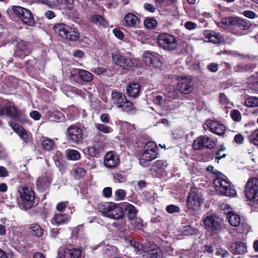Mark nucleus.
Listing matches in <instances>:
<instances>
[{
  "instance_id": "nucleus-32",
  "label": "nucleus",
  "mask_w": 258,
  "mask_h": 258,
  "mask_svg": "<svg viewBox=\"0 0 258 258\" xmlns=\"http://www.w3.org/2000/svg\"><path fill=\"white\" fill-rule=\"evenodd\" d=\"M251 26V24L249 21L240 18H236L235 27L241 30H246L249 29Z\"/></svg>"
},
{
  "instance_id": "nucleus-53",
  "label": "nucleus",
  "mask_w": 258,
  "mask_h": 258,
  "mask_svg": "<svg viewBox=\"0 0 258 258\" xmlns=\"http://www.w3.org/2000/svg\"><path fill=\"white\" fill-rule=\"evenodd\" d=\"M126 176L122 173H117L114 175V180L115 182H123L126 180Z\"/></svg>"
},
{
  "instance_id": "nucleus-14",
  "label": "nucleus",
  "mask_w": 258,
  "mask_h": 258,
  "mask_svg": "<svg viewBox=\"0 0 258 258\" xmlns=\"http://www.w3.org/2000/svg\"><path fill=\"white\" fill-rule=\"evenodd\" d=\"M67 134L69 140L76 144H81L83 140L82 129L76 125L70 126L67 129Z\"/></svg>"
},
{
  "instance_id": "nucleus-44",
  "label": "nucleus",
  "mask_w": 258,
  "mask_h": 258,
  "mask_svg": "<svg viewBox=\"0 0 258 258\" xmlns=\"http://www.w3.org/2000/svg\"><path fill=\"white\" fill-rule=\"evenodd\" d=\"M43 148L48 151H50L53 149L54 144L52 140L50 139H44L42 143Z\"/></svg>"
},
{
  "instance_id": "nucleus-45",
  "label": "nucleus",
  "mask_w": 258,
  "mask_h": 258,
  "mask_svg": "<svg viewBox=\"0 0 258 258\" xmlns=\"http://www.w3.org/2000/svg\"><path fill=\"white\" fill-rule=\"evenodd\" d=\"M236 18L232 17L223 18L221 19V23L226 26H235V21Z\"/></svg>"
},
{
  "instance_id": "nucleus-55",
  "label": "nucleus",
  "mask_w": 258,
  "mask_h": 258,
  "mask_svg": "<svg viewBox=\"0 0 258 258\" xmlns=\"http://www.w3.org/2000/svg\"><path fill=\"white\" fill-rule=\"evenodd\" d=\"M219 100L221 103L223 104L227 105L229 106V105H232V103L227 98V97L223 93H220L219 95Z\"/></svg>"
},
{
  "instance_id": "nucleus-52",
  "label": "nucleus",
  "mask_w": 258,
  "mask_h": 258,
  "mask_svg": "<svg viewBox=\"0 0 258 258\" xmlns=\"http://www.w3.org/2000/svg\"><path fill=\"white\" fill-rule=\"evenodd\" d=\"M86 174V170L82 167H77L75 169V177L76 178H81Z\"/></svg>"
},
{
  "instance_id": "nucleus-15",
  "label": "nucleus",
  "mask_w": 258,
  "mask_h": 258,
  "mask_svg": "<svg viewBox=\"0 0 258 258\" xmlns=\"http://www.w3.org/2000/svg\"><path fill=\"white\" fill-rule=\"evenodd\" d=\"M177 88L181 93L188 94L191 92L194 88L192 77L187 76L179 78Z\"/></svg>"
},
{
  "instance_id": "nucleus-64",
  "label": "nucleus",
  "mask_w": 258,
  "mask_h": 258,
  "mask_svg": "<svg viewBox=\"0 0 258 258\" xmlns=\"http://www.w3.org/2000/svg\"><path fill=\"white\" fill-rule=\"evenodd\" d=\"M194 233V230L190 226H186L183 227V233L184 235H191Z\"/></svg>"
},
{
  "instance_id": "nucleus-50",
  "label": "nucleus",
  "mask_w": 258,
  "mask_h": 258,
  "mask_svg": "<svg viewBox=\"0 0 258 258\" xmlns=\"http://www.w3.org/2000/svg\"><path fill=\"white\" fill-rule=\"evenodd\" d=\"M126 196V192L122 189H117L114 193V199L116 201L123 200Z\"/></svg>"
},
{
  "instance_id": "nucleus-9",
  "label": "nucleus",
  "mask_w": 258,
  "mask_h": 258,
  "mask_svg": "<svg viewBox=\"0 0 258 258\" xmlns=\"http://www.w3.org/2000/svg\"><path fill=\"white\" fill-rule=\"evenodd\" d=\"M7 116L12 119L24 122L26 120V115L19 111L15 106L9 104L0 108V116Z\"/></svg>"
},
{
  "instance_id": "nucleus-54",
  "label": "nucleus",
  "mask_w": 258,
  "mask_h": 258,
  "mask_svg": "<svg viewBox=\"0 0 258 258\" xmlns=\"http://www.w3.org/2000/svg\"><path fill=\"white\" fill-rule=\"evenodd\" d=\"M151 258H163V252L161 248L153 250L151 253Z\"/></svg>"
},
{
  "instance_id": "nucleus-62",
  "label": "nucleus",
  "mask_w": 258,
  "mask_h": 258,
  "mask_svg": "<svg viewBox=\"0 0 258 258\" xmlns=\"http://www.w3.org/2000/svg\"><path fill=\"white\" fill-rule=\"evenodd\" d=\"M243 15L249 19H254L255 17L256 14L252 11L250 10H246L243 12Z\"/></svg>"
},
{
  "instance_id": "nucleus-19",
  "label": "nucleus",
  "mask_w": 258,
  "mask_h": 258,
  "mask_svg": "<svg viewBox=\"0 0 258 258\" xmlns=\"http://www.w3.org/2000/svg\"><path fill=\"white\" fill-rule=\"evenodd\" d=\"M123 23L126 27L137 29L140 27V20L134 14L127 13L124 17Z\"/></svg>"
},
{
  "instance_id": "nucleus-22",
  "label": "nucleus",
  "mask_w": 258,
  "mask_h": 258,
  "mask_svg": "<svg viewBox=\"0 0 258 258\" xmlns=\"http://www.w3.org/2000/svg\"><path fill=\"white\" fill-rule=\"evenodd\" d=\"M119 162L117 155L113 152H108L104 157V165L108 168L115 167Z\"/></svg>"
},
{
  "instance_id": "nucleus-1",
  "label": "nucleus",
  "mask_w": 258,
  "mask_h": 258,
  "mask_svg": "<svg viewBox=\"0 0 258 258\" xmlns=\"http://www.w3.org/2000/svg\"><path fill=\"white\" fill-rule=\"evenodd\" d=\"M214 184L217 191L222 195L230 197L236 195L235 189L231 186L227 178L219 172L214 180Z\"/></svg>"
},
{
  "instance_id": "nucleus-12",
  "label": "nucleus",
  "mask_w": 258,
  "mask_h": 258,
  "mask_svg": "<svg viewBox=\"0 0 258 258\" xmlns=\"http://www.w3.org/2000/svg\"><path fill=\"white\" fill-rule=\"evenodd\" d=\"M245 195L248 200L258 201V178L250 179L245 185Z\"/></svg>"
},
{
  "instance_id": "nucleus-46",
  "label": "nucleus",
  "mask_w": 258,
  "mask_h": 258,
  "mask_svg": "<svg viewBox=\"0 0 258 258\" xmlns=\"http://www.w3.org/2000/svg\"><path fill=\"white\" fill-rule=\"evenodd\" d=\"M103 251L107 255L111 256L114 254L117 253L118 249L113 246L107 245L103 249Z\"/></svg>"
},
{
  "instance_id": "nucleus-35",
  "label": "nucleus",
  "mask_w": 258,
  "mask_h": 258,
  "mask_svg": "<svg viewBox=\"0 0 258 258\" xmlns=\"http://www.w3.org/2000/svg\"><path fill=\"white\" fill-rule=\"evenodd\" d=\"M66 154L67 158L70 160L77 161L80 159L81 155L80 153L74 149H67L66 151Z\"/></svg>"
},
{
  "instance_id": "nucleus-26",
  "label": "nucleus",
  "mask_w": 258,
  "mask_h": 258,
  "mask_svg": "<svg viewBox=\"0 0 258 258\" xmlns=\"http://www.w3.org/2000/svg\"><path fill=\"white\" fill-rule=\"evenodd\" d=\"M76 73H78V78L84 82L89 83L93 80V75L88 71L84 69H77Z\"/></svg>"
},
{
  "instance_id": "nucleus-47",
  "label": "nucleus",
  "mask_w": 258,
  "mask_h": 258,
  "mask_svg": "<svg viewBox=\"0 0 258 258\" xmlns=\"http://www.w3.org/2000/svg\"><path fill=\"white\" fill-rule=\"evenodd\" d=\"M192 148L195 150H200L203 148L202 136H200L194 141Z\"/></svg>"
},
{
  "instance_id": "nucleus-39",
  "label": "nucleus",
  "mask_w": 258,
  "mask_h": 258,
  "mask_svg": "<svg viewBox=\"0 0 258 258\" xmlns=\"http://www.w3.org/2000/svg\"><path fill=\"white\" fill-rule=\"evenodd\" d=\"M32 234L37 237H41L43 234V229L37 224H32L30 227Z\"/></svg>"
},
{
  "instance_id": "nucleus-17",
  "label": "nucleus",
  "mask_w": 258,
  "mask_h": 258,
  "mask_svg": "<svg viewBox=\"0 0 258 258\" xmlns=\"http://www.w3.org/2000/svg\"><path fill=\"white\" fill-rule=\"evenodd\" d=\"M205 228L209 231L217 233L221 229L220 220L217 216H210L204 220Z\"/></svg>"
},
{
  "instance_id": "nucleus-48",
  "label": "nucleus",
  "mask_w": 258,
  "mask_h": 258,
  "mask_svg": "<svg viewBox=\"0 0 258 258\" xmlns=\"http://www.w3.org/2000/svg\"><path fill=\"white\" fill-rule=\"evenodd\" d=\"M130 223L135 229H140L143 226V221L140 218H136L131 220Z\"/></svg>"
},
{
  "instance_id": "nucleus-63",
  "label": "nucleus",
  "mask_w": 258,
  "mask_h": 258,
  "mask_svg": "<svg viewBox=\"0 0 258 258\" xmlns=\"http://www.w3.org/2000/svg\"><path fill=\"white\" fill-rule=\"evenodd\" d=\"M30 116L35 120H38L40 119L41 114L38 111L34 110L30 112Z\"/></svg>"
},
{
  "instance_id": "nucleus-20",
  "label": "nucleus",
  "mask_w": 258,
  "mask_h": 258,
  "mask_svg": "<svg viewBox=\"0 0 258 258\" xmlns=\"http://www.w3.org/2000/svg\"><path fill=\"white\" fill-rule=\"evenodd\" d=\"M15 42L16 46V55L23 58L29 54L30 50L28 49L27 44L25 42L21 40H16L13 42V43Z\"/></svg>"
},
{
  "instance_id": "nucleus-10",
  "label": "nucleus",
  "mask_w": 258,
  "mask_h": 258,
  "mask_svg": "<svg viewBox=\"0 0 258 258\" xmlns=\"http://www.w3.org/2000/svg\"><path fill=\"white\" fill-rule=\"evenodd\" d=\"M112 58L114 64L124 69H128L136 64L135 59L130 55L113 53Z\"/></svg>"
},
{
  "instance_id": "nucleus-59",
  "label": "nucleus",
  "mask_w": 258,
  "mask_h": 258,
  "mask_svg": "<svg viewBox=\"0 0 258 258\" xmlns=\"http://www.w3.org/2000/svg\"><path fill=\"white\" fill-rule=\"evenodd\" d=\"M184 27L188 30H192L197 27V24L191 21H187L184 23Z\"/></svg>"
},
{
  "instance_id": "nucleus-8",
  "label": "nucleus",
  "mask_w": 258,
  "mask_h": 258,
  "mask_svg": "<svg viewBox=\"0 0 258 258\" xmlns=\"http://www.w3.org/2000/svg\"><path fill=\"white\" fill-rule=\"evenodd\" d=\"M157 42L160 48L167 51L175 50L178 45L176 37L166 33H161L158 35Z\"/></svg>"
},
{
  "instance_id": "nucleus-40",
  "label": "nucleus",
  "mask_w": 258,
  "mask_h": 258,
  "mask_svg": "<svg viewBox=\"0 0 258 258\" xmlns=\"http://www.w3.org/2000/svg\"><path fill=\"white\" fill-rule=\"evenodd\" d=\"M95 127L97 131L104 134H109L113 131L112 128L110 126L103 123H96Z\"/></svg>"
},
{
  "instance_id": "nucleus-2",
  "label": "nucleus",
  "mask_w": 258,
  "mask_h": 258,
  "mask_svg": "<svg viewBox=\"0 0 258 258\" xmlns=\"http://www.w3.org/2000/svg\"><path fill=\"white\" fill-rule=\"evenodd\" d=\"M157 147L155 142H148L144 147V151L139 156L140 165L144 167L148 166L150 162L157 157Z\"/></svg>"
},
{
  "instance_id": "nucleus-6",
  "label": "nucleus",
  "mask_w": 258,
  "mask_h": 258,
  "mask_svg": "<svg viewBox=\"0 0 258 258\" xmlns=\"http://www.w3.org/2000/svg\"><path fill=\"white\" fill-rule=\"evenodd\" d=\"M53 29L56 34L63 38L74 41L79 38V33L76 29L70 27L63 23L55 25Z\"/></svg>"
},
{
  "instance_id": "nucleus-57",
  "label": "nucleus",
  "mask_w": 258,
  "mask_h": 258,
  "mask_svg": "<svg viewBox=\"0 0 258 258\" xmlns=\"http://www.w3.org/2000/svg\"><path fill=\"white\" fill-rule=\"evenodd\" d=\"M69 202L67 201L60 202L56 206V209L58 211H63L68 206Z\"/></svg>"
},
{
  "instance_id": "nucleus-61",
  "label": "nucleus",
  "mask_w": 258,
  "mask_h": 258,
  "mask_svg": "<svg viewBox=\"0 0 258 258\" xmlns=\"http://www.w3.org/2000/svg\"><path fill=\"white\" fill-rule=\"evenodd\" d=\"M144 8L147 11L152 13H154L156 10V7L155 6L147 3L144 5Z\"/></svg>"
},
{
  "instance_id": "nucleus-51",
  "label": "nucleus",
  "mask_w": 258,
  "mask_h": 258,
  "mask_svg": "<svg viewBox=\"0 0 258 258\" xmlns=\"http://www.w3.org/2000/svg\"><path fill=\"white\" fill-rule=\"evenodd\" d=\"M230 116L232 119L236 122H239L241 119V113L236 109H234L231 111Z\"/></svg>"
},
{
  "instance_id": "nucleus-4",
  "label": "nucleus",
  "mask_w": 258,
  "mask_h": 258,
  "mask_svg": "<svg viewBox=\"0 0 258 258\" xmlns=\"http://www.w3.org/2000/svg\"><path fill=\"white\" fill-rule=\"evenodd\" d=\"M22 201L21 208L24 210L30 209L34 203L35 194L33 189L26 185L22 184L18 189Z\"/></svg>"
},
{
  "instance_id": "nucleus-30",
  "label": "nucleus",
  "mask_w": 258,
  "mask_h": 258,
  "mask_svg": "<svg viewBox=\"0 0 258 258\" xmlns=\"http://www.w3.org/2000/svg\"><path fill=\"white\" fill-rule=\"evenodd\" d=\"M91 21L94 24L103 27H108V21L102 16L98 15H93L91 18Z\"/></svg>"
},
{
  "instance_id": "nucleus-7",
  "label": "nucleus",
  "mask_w": 258,
  "mask_h": 258,
  "mask_svg": "<svg viewBox=\"0 0 258 258\" xmlns=\"http://www.w3.org/2000/svg\"><path fill=\"white\" fill-rule=\"evenodd\" d=\"M203 202V198L201 189L196 187L191 188L187 198V208L194 211H198Z\"/></svg>"
},
{
  "instance_id": "nucleus-16",
  "label": "nucleus",
  "mask_w": 258,
  "mask_h": 258,
  "mask_svg": "<svg viewBox=\"0 0 258 258\" xmlns=\"http://www.w3.org/2000/svg\"><path fill=\"white\" fill-rule=\"evenodd\" d=\"M227 218L229 224L234 227H239V233H242L248 229V225L242 220L240 216L233 212H229Z\"/></svg>"
},
{
  "instance_id": "nucleus-43",
  "label": "nucleus",
  "mask_w": 258,
  "mask_h": 258,
  "mask_svg": "<svg viewBox=\"0 0 258 258\" xmlns=\"http://www.w3.org/2000/svg\"><path fill=\"white\" fill-rule=\"evenodd\" d=\"M145 27L148 29H154L157 25V21L153 18H147L145 20L144 22Z\"/></svg>"
},
{
  "instance_id": "nucleus-58",
  "label": "nucleus",
  "mask_w": 258,
  "mask_h": 258,
  "mask_svg": "<svg viewBox=\"0 0 258 258\" xmlns=\"http://www.w3.org/2000/svg\"><path fill=\"white\" fill-rule=\"evenodd\" d=\"M91 71L97 75H100L105 73L107 71V69L104 67H99L92 69Z\"/></svg>"
},
{
  "instance_id": "nucleus-27",
  "label": "nucleus",
  "mask_w": 258,
  "mask_h": 258,
  "mask_svg": "<svg viewBox=\"0 0 258 258\" xmlns=\"http://www.w3.org/2000/svg\"><path fill=\"white\" fill-rule=\"evenodd\" d=\"M140 90V86L139 83H132L127 86L126 92L130 97L136 98L139 95Z\"/></svg>"
},
{
  "instance_id": "nucleus-34",
  "label": "nucleus",
  "mask_w": 258,
  "mask_h": 258,
  "mask_svg": "<svg viewBox=\"0 0 258 258\" xmlns=\"http://www.w3.org/2000/svg\"><path fill=\"white\" fill-rule=\"evenodd\" d=\"M255 67L256 65L254 63L250 64L239 63L234 67V70L236 72H250Z\"/></svg>"
},
{
  "instance_id": "nucleus-21",
  "label": "nucleus",
  "mask_w": 258,
  "mask_h": 258,
  "mask_svg": "<svg viewBox=\"0 0 258 258\" xmlns=\"http://www.w3.org/2000/svg\"><path fill=\"white\" fill-rule=\"evenodd\" d=\"M205 123L210 131L215 134L221 136L225 133V127L222 124L212 120H207Z\"/></svg>"
},
{
  "instance_id": "nucleus-49",
  "label": "nucleus",
  "mask_w": 258,
  "mask_h": 258,
  "mask_svg": "<svg viewBox=\"0 0 258 258\" xmlns=\"http://www.w3.org/2000/svg\"><path fill=\"white\" fill-rule=\"evenodd\" d=\"M216 254L221 258H231L232 257L228 251L222 248L218 249Z\"/></svg>"
},
{
  "instance_id": "nucleus-29",
  "label": "nucleus",
  "mask_w": 258,
  "mask_h": 258,
  "mask_svg": "<svg viewBox=\"0 0 258 258\" xmlns=\"http://www.w3.org/2000/svg\"><path fill=\"white\" fill-rule=\"evenodd\" d=\"M13 130L17 134L20 138L25 142H26L28 138V135L25 129L21 126L16 124L12 123L11 124Z\"/></svg>"
},
{
  "instance_id": "nucleus-18",
  "label": "nucleus",
  "mask_w": 258,
  "mask_h": 258,
  "mask_svg": "<svg viewBox=\"0 0 258 258\" xmlns=\"http://www.w3.org/2000/svg\"><path fill=\"white\" fill-rule=\"evenodd\" d=\"M82 251L80 248H60L57 252V258H82Z\"/></svg>"
},
{
  "instance_id": "nucleus-33",
  "label": "nucleus",
  "mask_w": 258,
  "mask_h": 258,
  "mask_svg": "<svg viewBox=\"0 0 258 258\" xmlns=\"http://www.w3.org/2000/svg\"><path fill=\"white\" fill-rule=\"evenodd\" d=\"M102 144L100 142L94 143L92 147L89 148V151L93 156L97 157L103 151Z\"/></svg>"
},
{
  "instance_id": "nucleus-31",
  "label": "nucleus",
  "mask_w": 258,
  "mask_h": 258,
  "mask_svg": "<svg viewBox=\"0 0 258 258\" xmlns=\"http://www.w3.org/2000/svg\"><path fill=\"white\" fill-rule=\"evenodd\" d=\"M61 89L62 92L68 97H71L73 94H81V91L78 90L76 87L71 86L68 85H63L61 86Z\"/></svg>"
},
{
  "instance_id": "nucleus-24",
  "label": "nucleus",
  "mask_w": 258,
  "mask_h": 258,
  "mask_svg": "<svg viewBox=\"0 0 258 258\" xmlns=\"http://www.w3.org/2000/svg\"><path fill=\"white\" fill-rule=\"evenodd\" d=\"M52 181L51 175L45 173L39 177L36 181L37 188L40 190H44L49 185Z\"/></svg>"
},
{
  "instance_id": "nucleus-5",
  "label": "nucleus",
  "mask_w": 258,
  "mask_h": 258,
  "mask_svg": "<svg viewBox=\"0 0 258 258\" xmlns=\"http://www.w3.org/2000/svg\"><path fill=\"white\" fill-rule=\"evenodd\" d=\"M111 103L125 112H130L134 109L133 103L126 99L125 95L115 90L111 93Z\"/></svg>"
},
{
  "instance_id": "nucleus-28",
  "label": "nucleus",
  "mask_w": 258,
  "mask_h": 258,
  "mask_svg": "<svg viewBox=\"0 0 258 258\" xmlns=\"http://www.w3.org/2000/svg\"><path fill=\"white\" fill-rule=\"evenodd\" d=\"M231 250L234 254H243L246 251V246L243 242H238L231 244Z\"/></svg>"
},
{
  "instance_id": "nucleus-38",
  "label": "nucleus",
  "mask_w": 258,
  "mask_h": 258,
  "mask_svg": "<svg viewBox=\"0 0 258 258\" xmlns=\"http://www.w3.org/2000/svg\"><path fill=\"white\" fill-rule=\"evenodd\" d=\"M168 164L164 160L156 161L151 167V170L157 172L159 170H164L167 167Z\"/></svg>"
},
{
  "instance_id": "nucleus-41",
  "label": "nucleus",
  "mask_w": 258,
  "mask_h": 258,
  "mask_svg": "<svg viewBox=\"0 0 258 258\" xmlns=\"http://www.w3.org/2000/svg\"><path fill=\"white\" fill-rule=\"evenodd\" d=\"M245 105L249 107H258V98L256 97H249L245 101Z\"/></svg>"
},
{
  "instance_id": "nucleus-36",
  "label": "nucleus",
  "mask_w": 258,
  "mask_h": 258,
  "mask_svg": "<svg viewBox=\"0 0 258 258\" xmlns=\"http://www.w3.org/2000/svg\"><path fill=\"white\" fill-rule=\"evenodd\" d=\"M203 148L212 149L216 145V141L209 137L202 136Z\"/></svg>"
},
{
  "instance_id": "nucleus-11",
  "label": "nucleus",
  "mask_w": 258,
  "mask_h": 258,
  "mask_svg": "<svg viewBox=\"0 0 258 258\" xmlns=\"http://www.w3.org/2000/svg\"><path fill=\"white\" fill-rule=\"evenodd\" d=\"M12 10L24 24L31 26L34 24L33 16L29 10L20 6H13Z\"/></svg>"
},
{
  "instance_id": "nucleus-3",
  "label": "nucleus",
  "mask_w": 258,
  "mask_h": 258,
  "mask_svg": "<svg viewBox=\"0 0 258 258\" xmlns=\"http://www.w3.org/2000/svg\"><path fill=\"white\" fill-rule=\"evenodd\" d=\"M98 210L105 216L113 219H121L123 212L121 207L114 203L106 202L98 206Z\"/></svg>"
},
{
  "instance_id": "nucleus-23",
  "label": "nucleus",
  "mask_w": 258,
  "mask_h": 258,
  "mask_svg": "<svg viewBox=\"0 0 258 258\" xmlns=\"http://www.w3.org/2000/svg\"><path fill=\"white\" fill-rule=\"evenodd\" d=\"M204 36L208 41L216 44H219L224 42L223 37L218 32L211 30H206Z\"/></svg>"
},
{
  "instance_id": "nucleus-13",
  "label": "nucleus",
  "mask_w": 258,
  "mask_h": 258,
  "mask_svg": "<svg viewBox=\"0 0 258 258\" xmlns=\"http://www.w3.org/2000/svg\"><path fill=\"white\" fill-rule=\"evenodd\" d=\"M159 55L153 51L149 50L144 52L143 60L146 66L156 69L160 68L162 63L159 59Z\"/></svg>"
},
{
  "instance_id": "nucleus-56",
  "label": "nucleus",
  "mask_w": 258,
  "mask_h": 258,
  "mask_svg": "<svg viewBox=\"0 0 258 258\" xmlns=\"http://www.w3.org/2000/svg\"><path fill=\"white\" fill-rule=\"evenodd\" d=\"M166 211L170 214L178 213L180 211V208L178 206L174 205H170L166 207Z\"/></svg>"
},
{
  "instance_id": "nucleus-37",
  "label": "nucleus",
  "mask_w": 258,
  "mask_h": 258,
  "mask_svg": "<svg viewBox=\"0 0 258 258\" xmlns=\"http://www.w3.org/2000/svg\"><path fill=\"white\" fill-rule=\"evenodd\" d=\"M125 212L130 221L136 218L138 210L132 205H128L125 208Z\"/></svg>"
},
{
  "instance_id": "nucleus-60",
  "label": "nucleus",
  "mask_w": 258,
  "mask_h": 258,
  "mask_svg": "<svg viewBox=\"0 0 258 258\" xmlns=\"http://www.w3.org/2000/svg\"><path fill=\"white\" fill-rule=\"evenodd\" d=\"M250 140H252L254 145L258 146V129L254 131L251 134Z\"/></svg>"
},
{
  "instance_id": "nucleus-42",
  "label": "nucleus",
  "mask_w": 258,
  "mask_h": 258,
  "mask_svg": "<svg viewBox=\"0 0 258 258\" xmlns=\"http://www.w3.org/2000/svg\"><path fill=\"white\" fill-rule=\"evenodd\" d=\"M131 245L135 248L138 254H141L143 251V245L138 241L131 239L129 240Z\"/></svg>"
},
{
  "instance_id": "nucleus-25",
  "label": "nucleus",
  "mask_w": 258,
  "mask_h": 258,
  "mask_svg": "<svg viewBox=\"0 0 258 258\" xmlns=\"http://www.w3.org/2000/svg\"><path fill=\"white\" fill-rule=\"evenodd\" d=\"M71 218L70 216L66 213L55 214L51 220L52 224L59 226L62 224H65L70 221Z\"/></svg>"
}]
</instances>
